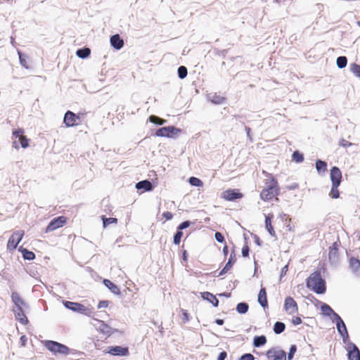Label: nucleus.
I'll list each match as a JSON object with an SVG mask.
<instances>
[{
    "mask_svg": "<svg viewBox=\"0 0 360 360\" xmlns=\"http://www.w3.org/2000/svg\"><path fill=\"white\" fill-rule=\"evenodd\" d=\"M307 287L316 294H323L326 291V283L319 271L312 273L306 281Z\"/></svg>",
    "mask_w": 360,
    "mask_h": 360,
    "instance_id": "1",
    "label": "nucleus"
},
{
    "mask_svg": "<svg viewBox=\"0 0 360 360\" xmlns=\"http://www.w3.org/2000/svg\"><path fill=\"white\" fill-rule=\"evenodd\" d=\"M63 305L65 308L72 310L75 312H78L81 314L91 316L93 314V310L91 308L85 307L82 304L79 302H73L70 301H63Z\"/></svg>",
    "mask_w": 360,
    "mask_h": 360,
    "instance_id": "2",
    "label": "nucleus"
},
{
    "mask_svg": "<svg viewBox=\"0 0 360 360\" xmlns=\"http://www.w3.org/2000/svg\"><path fill=\"white\" fill-rule=\"evenodd\" d=\"M45 347L53 354H60L67 355L69 354L70 349L65 345L53 340H47Z\"/></svg>",
    "mask_w": 360,
    "mask_h": 360,
    "instance_id": "3",
    "label": "nucleus"
},
{
    "mask_svg": "<svg viewBox=\"0 0 360 360\" xmlns=\"http://www.w3.org/2000/svg\"><path fill=\"white\" fill-rule=\"evenodd\" d=\"M340 245L339 239L334 242L329 248L328 259L331 265L335 266L339 264V252L338 248Z\"/></svg>",
    "mask_w": 360,
    "mask_h": 360,
    "instance_id": "4",
    "label": "nucleus"
},
{
    "mask_svg": "<svg viewBox=\"0 0 360 360\" xmlns=\"http://www.w3.org/2000/svg\"><path fill=\"white\" fill-rule=\"evenodd\" d=\"M181 129L174 126H167L159 128L155 131V136L159 137H168L171 138L174 135L181 132Z\"/></svg>",
    "mask_w": 360,
    "mask_h": 360,
    "instance_id": "5",
    "label": "nucleus"
},
{
    "mask_svg": "<svg viewBox=\"0 0 360 360\" xmlns=\"http://www.w3.org/2000/svg\"><path fill=\"white\" fill-rule=\"evenodd\" d=\"M277 182L272 180L271 184L266 188H264L260 193V197L264 200H269L272 199L277 194Z\"/></svg>",
    "mask_w": 360,
    "mask_h": 360,
    "instance_id": "6",
    "label": "nucleus"
},
{
    "mask_svg": "<svg viewBox=\"0 0 360 360\" xmlns=\"http://www.w3.org/2000/svg\"><path fill=\"white\" fill-rule=\"evenodd\" d=\"M23 236L24 231H22L14 232L8 240L7 249L10 251L15 250L19 243L22 240Z\"/></svg>",
    "mask_w": 360,
    "mask_h": 360,
    "instance_id": "7",
    "label": "nucleus"
},
{
    "mask_svg": "<svg viewBox=\"0 0 360 360\" xmlns=\"http://www.w3.org/2000/svg\"><path fill=\"white\" fill-rule=\"evenodd\" d=\"M66 223V217L60 216L53 218L48 224L46 228V232L53 231L58 228L62 227Z\"/></svg>",
    "mask_w": 360,
    "mask_h": 360,
    "instance_id": "8",
    "label": "nucleus"
},
{
    "mask_svg": "<svg viewBox=\"0 0 360 360\" xmlns=\"http://www.w3.org/2000/svg\"><path fill=\"white\" fill-rule=\"evenodd\" d=\"M349 360H360V351L352 342H349L347 347Z\"/></svg>",
    "mask_w": 360,
    "mask_h": 360,
    "instance_id": "9",
    "label": "nucleus"
},
{
    "mask_svg": "<svg viewBox=\"0 0 360 360\" xmlns=\"http://www.w3.org/2000/svg\"><path fill=\"white\" fill-rule=\"evenodd\" d=\"M242 197L243 194L236 189H227L222 193V198L227 201H234L242 198Z\"/></svg>",
    "mask_w": 360,
    "mask_h": 360,
    "instance_id": "10",
    "label": "nucleus"
},
{
    "mask_svg": "<svg viewBox=\"0 0 360 360\" xmlns=\"http://www.w3.org/2000/svg\"><path fill=\"white\" fill-rule=\"evenodd\" d=\"M330 178L332 184L340 185L342 175L340 168L336 166H333L330 169Z\"/></svg>",
    "mask_w": 360,
    "mask_h": 360,
    "instance_id": "11",
    "label": "nucleus"
},
{
    "mask_svg": "<svg viewBox=\"0 0 360 360\" xmlns=\"http://www.w3.org/2000/svg\"><path fill=\"white\" fill-rule=\"evenodd\" d=\"M11 300L14 304L15 309H28V304L24 301V300L20 296L17 292H13L11 294Z\"/></svg>",
    "mask_w": 360,
    "mask_h": 360,
    "instance_id": "12",
    "label": "nucleus"
},
{
    "mask_svg": "<svg viewBox=\"0 0 360 360\" xmlns=\"http://www.w3.org/2000/svg\"><path fill=\"white\" fill-rule=\"evenodd\" d=\"M108 353L112 356H125L129 355V349L125 347L112 346L108 347Z\"/></svg>",
    "mask_w": 360,
    "mask_h": 360,
    "instance_id": "13",
    "label": "nucleus"
},
{
    "mask_svg": "<svg viewBox=\"0 0 360 360\" xmlns=\"http://www.w3.org/2000/svg\"><path fill=\"white\" fill-rule=\"evenodd\" d=\"M79 120V117L74 112L68 110L65 112L63 118V122L67 127H74L77 124V120Z\"/></svg>",
    "mask_w": 360,
    "mask_h": 360,
    "instance_id": "14",
    "label": "nucleus"
},
{
    "mask_svg": "<svg viewBox=\"0 0 360 360\" xmlns=\"http://www.w3.org/2000/svg\"><path fill=\"white\" fill-rule=\"evenodd\" d=\"M284 308L288 314H293L298 311L297 302L291 297L285 298Z\"/></svg>",
    "mask_w": 360,
    "mask_h": 360,
    "instance_id": "15",
    "label": "nucleus"
},
{
    "mask_svg": "<svg viewBox=\"0 0 360 360\" xmlns=\"http://www.w3.org/2000/svg\"><path fill=\"white\" fill-rule=\"evenodd\" d=\"M349 267L355 276L360 277V260L359 259L352 257L349 261Z\"/></svg>",
    "mask_w": 360,
    "mask_h": 360,
    "instance_id": "16",
    "label": "nucleus"
},
{
    "mask_svg": "<svg viewBox=\"0 0 360 360\" xmlns=\"http://www.w3.org/2000/svg\"><path fill=\"white\" fill-rule=\"evenodd\" d=\"M24 309H21V308H19V309L13 308V311L14 312L15 319L22 324L26 325L29 323V321L25 314Z\"/></svg>",
    "mask_w": 360,
    "mask_h": 360,
    "instance_id": "17",
    "label": "nucleus"
},
{
    "mask_svg": "<svg viewBox=\"0 0 360 360\" xmlns=\"http://www.w3.org/2000/svg\"><path fill=\"white\" fill-rule=\"evenodd\" d=\"M110 41L111 46L116 50H120L124 46V41L118 34L111 36Z\"/></svg>",
    "mask_w": 360,
    "mask_h": 360,
    "instance_id": "18",
    "label": "nucleus"
},
{
    "mask_svg": "<svg viewBox=\"0 0 360 360\" xmlns=\"http://www.w3.org/2000/svg\"><path fill=\"white\" fill-rule=\"evenodd\" d=\"M135 187L137 190H142L143 191H151L154 188L152 183L148 179L137 182Z\"/></svg>",
    "mask_w": 360,
    "mask_h": 360,
    "instance_id": "19",
    "label": "nucleus"
},
{
    "mask_svg": "<svg viewBox=\"0 0 360 360\" xmlns=\"http://www.w3.org/2000/svg\"><path fill=\"white\" fill-rule=\"evenodd\" d=\"M321 311L324 316L330 317L332 321L333 319H335V316L339 315L334 311V310L328 304L326 303H323L321 305Z\"/></svg>",
    "mask_w": 360,
    "mask_h": 360,
    "instance_id": "20",
    "label": "nucleus"
},
{
    "mask_svg": "<svg viewBox=\"0 0 360 360\" xmlns=\"http://www.w3.org/2000/svg\"><path fill=\"white\" fill-rule=\"evenodd\" d=\"M201 297L210 302L214 307L219 306V300L212 293L210 292H201Z\"/></svg>",
    "mask_w": 360,
    "mask_h": 360,
    "instance_id": "21",
    "label": "nucleus"
},
{
    "mask_svg": "<svg viewBox=\"0 0 360 360\" xmlns=\"http://www.w3.org/2000/svg\"><path fill=\"white\" fill-rule=\"evenodd\" d=\"M257 301L264 309L268 307L266 291L265 288H261L258 294Z\"/></svg>",
    "mask_w": 360,
    "mask_h": 360,
    "instance_id": "22",
    "label": "nucleus"
},
{
    "mask_svg": "<svg viewBox=\"0 0 360 360\" xmlns=\"http://www.w3.org/2000/svg\"><path fill=\"white\" fill-rule=\"evenodd\" d=\"M105 286L108 288L110 292L115 295H121V291L118 286L108 279H104L103 281Z\"/></svg>",
    "mask_w": 360,
    "mask_h": 360,
    "instance_id": "23",
    "label": "nucleus"
},
{
    "mask_svg": "<svg viewBox=\"0 0 360 360\" xmlns=\"http://www.w3.org/2000/svg\"><path fill=\"white\" fill-rule=\"evenodd\" d=\"M99 330L102 333L108 336L118 331V330L112 328L108 324L105 323L104 321H100Z\"/></svg>",
    "mask_w": 360,
    "mask_h": 360,
    "instance_id": "24",
    "label": "nucleus"
},
{
    "mask_svg": "<svg viewBox=\"0 0 360 360\" xmlns=\"http://www.w3.org/2000/svg\"><path fill=\"white\" fill-rule=\"evenodd\" d=\"M333 321L335 322L336 324V328L338 333H342V332L347 331L345 322L339 315L335 316V319H333Z\"/></svg>",
    "mask_w": 360,
    "mask_h": 360,
    "instance_id": "25",
    "label": "nucleus"
},
{
    "mask_svg": "<svg viewBox=\"0 0 360 360\" xmlns=\"http://www.w3.org/2000/svg\"><path fill=\"white\" fill-rule=\"evenodd\" d=\"M273 217L274 215L271 214H269L268 215L265 216V227L271 236H276V233L273 226L271 225V219Z\"/></svg>",
    "mask_w": 360,
    "mask_h": 360,
    "instance_id": "26",
    "label": "nucleus"
},
{
    "mask_svg": "<svg viewBox=\"0 0 360 360\" xmlns=\"http://www.w3.org/2000/svg\"><path fill=\"white\" fill-rule=\"evenodd\" d=\"M18 250L22 253V256L25 260H33L35 258V254L29 250L20 247Z\"/></svg>",
    "mask_w": 360,
    "mask_h": 360,
    "instance_id": "27",
    "label": "nucleus"
},
{
    "mask_svg": "<svg viewBox=\"0 0 360 360\" xmlns=\"http://www.w3.org/2000/svg\"><path fill=\"white\" fill-rule=\"evenodd\" d=\"M266 338L265 335H257L253 339V345L255 347H260L266 343Z\"/></svg>",
    "mask_w": 360,
    "mask_h": 360,
    "instance_id": "28",
    "label": "nucleus"
},
{
    "mask_svg": "<svg viewBox=\"0 0 360 360\" xmlns=\"http://www.w3.org/2000/svg\"><path fill=\"white\" fill-rule=\"evenodd\" d=\"M91 54V50L88 47H83L81 49H79L76 51V56L82 59L86 58L89 56Z\"/></svg>",
    "mask_w": 360,
    "mask_h": 360,
    "instance_id": "29",
    "label": "nucleus"
},
{
    "mask_svg": "<svg viewBox=\"0 0 360 360\" xmlns=\"http://www.w3.org/2000/svg\"><path fill=\"white\" fill-rule=\"evenodd\" d=\"M315 165L319 173L325 172L327 170V163L323 160L318 159Z\"/></svg>",
    "mask_w": 360,
    "mask_h": 360,
    "instance_id": "30",
    "label": "nucleus"
},
{
    "mask_svg": "<svg viewBox=\"0 0 360 360\" xmlns=\"http://www.w3.org/2000/svg\"><path fill=\"white\" fill-rule=\"evenodd\" d=\"M285 329V324L281 321H276L274 325V332L278 335L282 333Z\"/></svg>",
    "mask_w": 360,
    "mask_h": 360,
    "instance_id": "31",
    "label": "nucleus"
},
{
    "mask_svg": "<svg viewBox=\"0 0 360 360\" xmlns=\"http://www.w3.org/2000/svg\"><path fill=\"white\" fill-rule=\"evenodd\" d=\"M249 309V305L248 303L242 302L237 304L236 311L238 314H244L248 312Z\"/></svg>",
    "mask_w": 360,
    "mask_h": 360,
    "instance_id": "32",
    "label": "nucleus"
},
{
    "mask_svg": "<svg viewBox=\"0 0 360 360\" xmlns=\"http://www.w3.org/2000/svg\"><path fill=\"white\" fill-rule=\"evenodd\" d=\"M209 98H210V101L214 104H221L225 101L224 97L217 95V94L210 95Z\"/></svg>",
    "mask_w": 360,
    "mask_h": 360,
    "instance_id": "33",
    "label": "nucleus"
},
{
    "mask_svg": "<svg viewBox=\"0 0 360 360\" xmlns=\"http://www.w3.org/2000/svg\"><path fill=\"white\" fill-rule=\"evenodd\" d=\"M340 185L338 184H332L330 191L329 193V195L330 198L333 199H337L340 197V192L338 191V187Z\"/></svg>",
    "mask_w": 360,
    "mask_h": 360,
    "instance_id": "34",
    "label": "nucleus"
},
{
    "mask_svg": "<svg viewBox=\"0 0 360 360\" xmlns=\"http://www.w3.org/2000/svg\"><path fill=\"white\" fill-rule=\"evenodd\" d=\"M149 121L153 124H157V125H162L167 122L166 120H164L161 117H158L156 115H150L149 117Z\"/></svg>",
    "mask_w": 360,
    "mask_h": 360,
    "instance_id": "35",
    "label": "nucleus"
},
{
    "mask_svg": "<svg viewBox=\"0 0 360 360\" xmlns=\"http://www.w3.org/2000/svg\"><path fill=\"white\" fill-rule=\"evenodd\" d=\"M337 66L340 69L345 68L347 64V58L346 56H339L336 60Z\"/></svg>",
    "mask_w": 360,
    "mask_h": 360,
    "instance_id": "36",
    "label": "nucleus"
},
{
    "mask_svg": "<svg viewBox=\"0 0 360 360\" xmlns=\"http://www.w3.org/2000/svg\"><path fill=\"white\" fill-rule=\"evenodd\" d=\"M273 360H286V353L284 350L274 352Z\"/></svg>",
    "mask_w": 360,
    "mask_h": 360,
    "instance_id": "37",
    "label": "nucleus"
},
{
    "mask_svg": "<svg viewBox=\"0 0 360 360\" xmlns=\"http://www.w3.org/2000/svg\"><path fill=\"white\" fill-rule=\"evenodd\" d=\"M103 226L106 228L110 224H117V219L114 217L107 218L105 216H102Z\"/></svg>",
    "mask_w": 360,
    "mask_h": 360,
    "instance_id": "38",
    "label": "nucleus"
},
{
    "mask_svg": "<svg viewBox=\"0 0 360 360\" xmlns=\"http://www.w3.org/2000/svg\"><path fill=\"white\" fill-rule=\"evenodd\" d=\"M292 160L297 162V163H300V162H302L304 161V155L302 153H301L300 151L298 150H295L293 152L292 155Z\"/></svg>",
    "mask_w": 360,
    "mask_h": 360,
    "instance_id": "39",
    "label": "nucleus"
},
{
    "mask_svg": "<svg viewBox=\"0 0 360 360\" xmlns=\"http://www.w3.org/2000/svg\"><path fill=\"white\" fill-rule=\"evenodd\" d=\"M177 73H178V77L181 79H183L186 78L188 75L187 68L184 65H181L180 67L178 68Z\"/></svg>",
    "mask_w": 360,
    "mask_h": 360,
    "instance_id": "40",
    "label": "nucleus"
},
{
    "mask_svg": "<svg viewBox=\"0 0 360 360\" xmlns=\"http://www.w3.org/2000/svg\"><path fill=\"white\" fill-rule=\"evenodd\" d=\"M351 72L357 77L360 78V65L356 63H353L350 65Z\"/></svg>",
    "mask_w": 360,
    "mask_h": 360,
    "instance_id": "41",
    "label": "nucleus"
},
{
    "mask_svg": "<svg viewBox=\"0 0 360 360\" xmlns=\"http://www.w3.org/2000/svg\"><path fill=\"white\" fill-rule=\"evenodd\" d=\"M188 182L191 186L196 187L202 186L203 184L202 181L200 179L195 176L190 177Z\"/></svg>",
    "mask_w": 360,
    "mask_h": 360,
    "instance_id": "42",
    "label": "nucleus"
},
{
    "mask_svg": "<svg viewBox=\"0 0 360 360\" xmlns=\"http://www.w3.org/2000/svg\"><path fill=\"white\" fill-rule=\"evenodd\" d=\"M18 54L19 56L20 65L25 68L28 69L29 66L27 64L26 56L24 53H22L20 51H18Z\"/></svg>",
    "mask_w": 360,
    "mask_h": 360,
    "instance_id": "43",
    "label": "nucleus"
},
{
    "mask_svg": "<svg viewBox=\"0 0 360 360\" xmlns=\"http://www.w3.org/2000/svg\"><path fill=\"white\" fill-rule=\"evenodd\" d=\"M183 236V232L176 229V231L174 235L173 243L174 245H179L181 242V238Z\"/></svg>",
    "mask_w": 360,
    "mask_h": 360,
    "instance_id": "44",
    "label": "nucleus"
},
{
    "mask_svg": "<svg viewBox=\"0 0 360 360\" xmlns=\"http://www.w3.org/2000/svg\"><path fill=\"white\" fill-rule=\"evenodd\" d=\"M296 351H297V346L295 345H292L290 347L289 352L288 354V360H291L293 359Z\"/></svg>",
    "mask_w": 360,
    "mask_h": 360,
    "instance_id": "45",
    "label": "nucleus"
},
{
    "mask_svg": "<svg viewBox=\"0 0 360 360\" xmlns=\"http://www.w3.org/2000/svg\"><path fill=\"white\" fill-rule=\"evenodd\" d=\"M235 262H236V255H235L234 251H232L230 255L229 259L226 264L231 268Z\"/></svg>",
    "mask_w": 360,
    "mask_h": 360,
    "instance_id": "46",
    "label": "nucleus"
},
{
    "mask_svg": "<svg viewBox=\"0 0 360 360\" xmlns=\"http://www.w3.org/2000/svg\"><path fill=\"white\" fill-rule=\"evenodd\" d=\"M191 222L190 221H184L183 222H181L178 226H177V229L180 230L182 231V230L184 229H187L188 227L190 226Z\"/></svg>",
    "mask_w": 360,
    "mask_h": 360,
    "instance_id": "47",
    "label": "nucleus"
},
{
    "mask_svg": "<svg viewBox=\"0 0 360 360\" xmlns=\"http://www.w3.org/2000/svg\"><path fill=\"white\" fill-rule=\"evenodd\" d=\"M19 141L22 148H26L28 147L29 140L25 136L20 137Z\"/></svg>",
    "mask_w": 360,
    "mask_h": 360,
    "instance_id": "48",
    "label": "nucleus"
},
{
    "mask_svg": "<svg viewBox=\"0 0 360 360\" xmlns=\"http://www.w3.org/2000/svg\"><path fill=\"white\" fill-rule=\"evenodd\" d=\"M214 238H215V240L218 242V243H224L225 241V239H224V236H223V234L220 232H216L214 233Z\"/></svg>",
    "mask_w": 360,
    "mask_h": 360,
    "instance_id": "49",
    "label": "nucleus"
},
{
    "mask_svg": "<svg viewBox=\"0 0 360 360\" xmlns=\"http://www.w3.org/2000/svg\"><path fill=\"white\" fill-rule=\"evenodd\" d=\"M255 359V356L250 354V353H245L244 354H243L239 360H254Z\"/></svg>",
    "mask_w": 360,
    "mask_h": 360,
    "instance_id": "50",
    "label": "nucleus"
},
{
    "mask_svg": "<svg viewBox=\"0 0 360 360\" xmlns=\"http://www.w3.org/2000/svg\"><path fill=\"white\" fill-rule=\"evenodd\" d=\"M249 252H250V248L249 247L245 245L242 248V251H241V253H242V256L243 257H247L249 256Z\"/></svg>",
    "mask_w": 360,
    "mask_h": 360,
    "instance_id": "51",
    "label": "nucleus"
},
{
    "mask_svg": "<svg viewBox=\"0 0 360 360\" xmlns=\"http://www.w3.org/2000/svg\"><path fill=\"white\" fill-rule=\"evenodd\" d=\"M352 145V143L346 141L344 139H342L339 142V146L343 147V148H347L349 146H351Z\"/></svg>",
    "mask_w": 360,
    "mask_h": 360,
    "instance_id": "52",
    "label": "nucleus"
},
{
    "mask_svg": "<svg viewBox=\"0 0 360 360\" xmlns=\"http://www.w3.org/2000/svg\"><path fill=\"white\" fill-rule=\"evenodd\" d=\"M22 134H23V130L22 129H18L16 130H14L13 132V135L15 137V138H19L20 137H22Z\"/></svg>",
    "mask_w": 360,
    "mask_h": 360,
    "instance_id": "53",
    "label": "nucleus"
},
{
    "mask_svg": "<svg viewBox=\"0 0 360 360\" xmlns=\"http://www.w3.org/2000/svg\"><path fill=\"white\" fill-rule=\"evenodd\" d=\"M342 338V341L344 343H348V340H349V334H348V331H346V332H342V333H339Z\"/></svg>",
    "mask_w": 360,
    "mask_h": 360,
    "instance_id": "54",
    "label": "nucleus"
},
{
    "mask_svg": "<svg viewBox=\"0 0 360 360\" xmlns=\"http://www.w3.org/2000/svg\"><path fill=\"white\" fill-rule=\"evenodd\" d=\"M108 304H109V302L108 301L103 300V301L99 302V303L98 304V309L106 308V307H108Z\"/></svg>",
    "mask_w": 360,
    "mask_h": 360,
    "instance_id": "55",
    "label": "nucleus"
},
{
    "mask_svg": "<svg viewBox=\"0 0 360 360\" xmlns=\"http://www.w3.org/2000/svg\"><path fill=\"white\" fill-rule=\"evenodd\" d=\"M226 356H227V353L225 351H222L219 354V355L217 356V360H225Z\"/></svg>",
    "mask_w": 360,
    "mask_h": 360,
    "instance_id": "56",
    "label": "nucleus"
},
{
    "mask_svg": "<svg viewBox=\"0 0 360 360\" xmlns=\"http://www.w3.org/2000/svg\"><path fill=\"white\" fill-rule=\"evenodd\" d=\"M163 217H165L167 220H171L173 217V214L170 212H165L162 214Z\"/></svg>",
    "mask_w": 360,
    "mask_h": 360,
    "instance_id": "57",
    "label": "nucleus"
},
{
    "mask_svg": "<svg viewBox=\"0 0 360 360\" xmlns=\"http://www.w3.org/2000/svg\"><path fill=\"white\" fill-rule=\"evenodd\" d=\"M292 322L294 325L297 326L302 323V319L299 316L293 317Z\"/></svg>",
    "mask_w": 360,
    "mask_h": 360,
    "instance_id": "58",
    "label": "nucleus"
},
{
    "mask_svg": "<svg viewBox=\"0 0 360 360\" xmlns=\"http://www.w3.org/2000/svg\"><path fill=\"white\" fill-rule=\"evenodd\" d=\"M253 238H254V240H255V243L258 245V246H261L262 244V241L260 240L259 237L255 234L253 236Z\"/></svg>",
    "mask_w": 360,
    "mask_h": 360,
    "instance_id": "59",
    "label": "nucleus"
},
{
    "mask_svg": "<svg viewBox=\"0 0 360 360\" xmlns=\"http://www.w3.org/2000/svg\"><path fill=\"white\" fill-rule=\"evenodd\" d=\"M182 312H183V316H184V322L188 321L189 318H188V314L187 313V311L186 310L183 309Z\"/></svg>",
    "mask_w": 360,
    "mask_h": 360,
    "instance_id": "60",
    "label": "nucleus"
},
{
    "mask_svg": "<svg viewBox=\"0 0 360 360\" xmlns=\"http://www.w3.org/2000/svg\"><path fill=\"white\" fill-rule=\"evenodd\" d=\"M245 131L247 133L248 137L252 141V137H251V135H250L251 129L250 127H245Z\"/></svg>",
    "mask_w": 360,
    "mask_h": 360,
    "instance_id": "61",
    "label": "nucleus"
},
{
    "mask_svg": "<svg viewBox=\"0 0 360 360\" xmlns=\"http://www.w3.org/2000/svg\"><path fill=\"white\" fill-rule=\"evenodd\" d=\"M288 271V265H285L284 267L282 268L281 272V278L283 277L284 275H285L286 272Z\"/></svg>",
    "mask_w": 360,
    "mask_h": 360,
    "instance_id": "62",
    "label": "nucleus"
},
{
    "mask_svg": "<svg viewBox=\"0 0 360 360\" xmlns=\"http://www.w3.org/2000/svg\"><path fill=\"white\" fill-rule=\"evenodd\" d=\"M182 257H183V260L184 261L187 262V260H188V253H187L186 250H184L183 251Z\"/></svg>",
    "mask_w": 360,
    "mask_h": 360,
    "instance_id": "63",
    "label": "nucleus"
},
{
    "mask_svg": "<svg viewBox=\"0 0 360 360\" xmlns=\"http://www.w3.org/2000/svg\"><path fill=\"white\" fill-rule=\"evenodd\" d=\"M214 322L219 326H222L224 323V320L221 319H215Z\"/></svg>",
    "mask_w": 360,
    "mask_h": 360,
    "instance_id": "64",
    "label": "nucleus"
}]
</instances>
